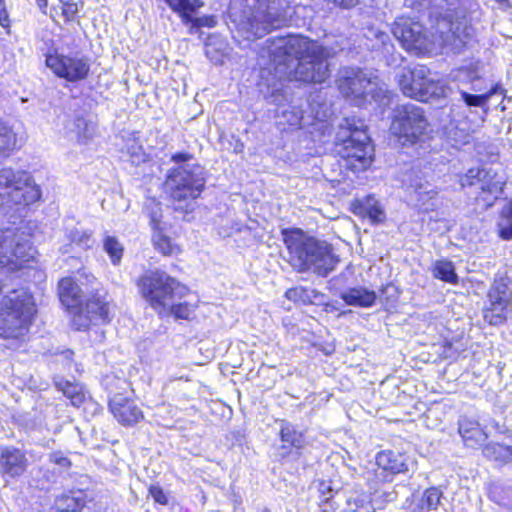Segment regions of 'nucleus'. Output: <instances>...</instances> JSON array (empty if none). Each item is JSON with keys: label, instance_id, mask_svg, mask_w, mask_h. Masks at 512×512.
Returning a JSON list of instances; mask_svg holds the SVG:
<instances>
[{"label": "nucleus", "instance_id": "1", "mask_svg": "<svg viewBox=\"0 0 512 512\" xmlns=\"http://www.w3.org/2000/svg\"><path fill=\"white\" fill-rule=\"evenodd\" d=\"M293 0H235L230 17L235 25L234 39L253 41L272 29L285 25Z\"/></svg>", "mask_w": 512, "mask_h": 512}, {"label": "nucleus", "instance_id": "2", "mask_svg": "<svg viewBox=\"0 0 512 512\" xmlns=\"http://www.w3.org/2000/svg\"><path fill=\"white\" fill-rule=\"evenodd\" d=\"M283 234L289 262L294 269L299 272L312 271L322 277L335 269L338 258L330 244L307 237L300 230L284 231Z\"/></svg>", "mask_w": 512, "mask_h": 512}, {"label": "nucleus", "instance_id": "3", "mask_svg": "<svg viewBox=\"0 0 512 512\" xmlns=\"http://www.w3.org/2000/svg\"><path fill=\"white\" fill-rule=\"evenodd\" d=\"M336 145L351 169L361 171L371 165L374 149L363 121L345 118L339 125Z\"/></svg>", "mask_w": 512, "mask_h": 512}, {"label": "nucleus", "instance_id": "4", "mask_svg": "<svg viewBox=\"0 0 512 512\" xmlns=\"http://www.w3.org/2000/svg\"><path fill=\"white\" fill-rule=\"evenodd\" d=\"M33 295L26 289H16L0 301V337L17 339L26 334L36 314Z\"/></svg>", "mask_w": 512, "mask_h": 512}, {"label": "nucleus", "instance_id": "5", "mask_svg": "<svg viewBox=\"0 0 512 512\" xmlns=\"http://www.w3.org/2000/svg\"><path fill=\"white\" fill-rule=\"evenodd\" d=\"M398 84L405 96L422 102L439 100L449 93L444 81L433 76L424 65L402 68L398 73Z\"/></svg>", "mask_w": 512, "mask_h": 512}, {"label": "nucleus", "instance_id": "6", "mask_svg": "<svg viewBox=\"0 0 512 512\" xmlns=\"http://www.w3.org/2000/svg\"><path fill=\"white\" fill-rule=\"evenodd\" d=\"M338 86L346 98H353L356 104L366 96L381 105H388L390 102L389 91L384 83L372 73H367L359 68L345 67L340 70Z\"/></svg>", "mask_w": 512, "mask_h": 512}, {"label": "nucleus", "instance_id": "7", "mask_svg": "<svg viewBox=\"0 0 512 512\" xmlns=\"http://www.w3.org/2000/svg\"><path fill=\"white\" fill-rule=\"evenodd\" d=\"M268 53L275 64L277 75L293 67L306 56H317L323 53V46L299 35L270 38L267 40Z\"/></svg>", "mask_w": 512, "mask_h": 512}, {"label": "nucleus", "instance_id": "8", "mask_svg": "<svg viewBox=\"0 0 512 512\" xmlns=\"http://www.w3.org/2000/svg\"><path fill=\"white\" fill-rule=\"evenodd\" d=\"M142 297L157 311L165 313L167 305L174 299L180 284L167 273L160 270L145 272L137 282Z\"/></svg>", "mask_w": 512, "mask_h": 512}, {"label": "nucleus", "instance_id": "9", "mask_svg": "<svg viewBox=\"0 0 512 512\" xmlns=\"http://www.w3.org/2000/svg\"><path fill=\"white\" fill-rule=\"evenodd\" d=\"M41 196V190L29 173L11 168L0 170V206L9 202L31 204Z\"/></svg>", "mask_w": 512, "mask_h": 512}, {"label": "nucleus", "instance_id": "10", "mask_svg": "<svg viewBox=\"0 0 512 512\" xmlns=\"http://www.w3.org/2000/svg\"><path fill=\"white\" fill-rule=\"evenodd\" d=\"M166 185L175 201H193L205 185L203 168L197 164H183L171 171Z\"/></svg>", "mask_w": 512, "mask_h": 512}, {"label": "nucleus", "instance_id": "11", "mask_svg": "<svg viewBox=\"0 0 512 512\" xmlns=\"http://www.w3.org/2000/svg\"><path fill=\"white\" fill-rule=\"evenodd\" d=\"M31 258H33V249L27 234L12 227L0 231L1 267L8 271H15Z\"/></svg>", "mask_w": 512, "mask_h": 512}, {"label": "nucleus", "instance_id": "12", "mask_svg": "<svg viewBox=\"0 0 512 512\" xmlns=\"http://www.w3.org/2000/svg\"><path fill=\"white\" fill-rule=\"evenodd\" d=\"M428 120L422 107L412 103L398 106L391 123V132L405 142L415 143L427 131Z\"/></svg>", "mask_w": 512, "mask_h": 512}, {"label": "nucleus", "instance_id": "13", "mask_svg": "<svg viewBox=\"0 0 512 512\" xmlns=\"http://www.w3.org/2000/svg\"><path fill=\"white\" fill-rule=\"evenodd\" d=\"M472 21V14L465 7H459L439 19L436 28L445 45L458 47L474 37Z\"/></svg>", "mask_w": 512, "mask_h": 512}, {"label": "nucleus", "instance_id": "14", "mask_svg": "<svg viewBox=\"0 0 512 512\" xmlns=\"http://www.w3.org/2000/svg\"><path fill=\"white\" fill-rule=\"evenodd\" d=\"M330 51L323 47V53L317 56H306L293 67L278 75L279 80L295 79L307 83H323L330 75L328 58Z\"/></svg>", "mask_w": 512, "mask_h": 512}, {"label": "nucleus", "instance_id": "15", "mask_svg": "<svg viewBox=\"0 0 512 512\" xmlns=\"http://www.w3.org/2000/svg\"><path fill=\"white\" fill-rule=\"evenodd\" d=\"M462 187L477 186L482 194L490 197L483 199L490 205L502 193L505 184L502 176L491 167L471 168L460 178Z\"/></svg>", "mask_w": 512, "mask_h": 512}, {"label": "nucleus", "instance_id": "16", "mask_svg": "<svg viewBox=\"0 0 512 512\" xmlns=\"http://www.w3.org/2000/svg\"><path fill=\"white\" fill-rule=\"evenodd\" d=\"M392 33L407 51L420 53L429 49L430 39L426 30L422 24L410 18H397Z\"/></svg>", "mask_w": 512, "mask_h": 512}, {"label": "nucleus", "instance_id": "17", "mask_svg": "<svg viewBox=\"0 0 512 512\" xmlns=\"http://www.w3.org/2000/svg\"><path fill=\"white\" fill-rule=\"evenodd\" d=\"M310 114H305L300 106L289 105L278 112L279 124H287L294 128H305L314 124V121L323 122L329 114V107L314 98L308 103Z\"/></svg>", "mask_w": 512, "mask_h": 512}, {"label": "nucleus", "instance_id": "18", "mask_svg": "<svg viewBox=\"0 0 512 512\" xmlns=\"http://www.w3.org/2000/svg\"><path fill=\"white\" fill-rule=\"evenodd\" d=\"M46 64L56 75L71 82L85 79L90 70L87 58L79 56L50 55Z\"/></svg>", "mask_w": 512, "mask_h": 512}, {"label": "nucleus", "instance_id": "19", "mask_svg": "<svg viewBox=\"0 0 512 512\" xmlns=\"http://www.w3.org/2000/svg\"><path fill=\"white\" fill-rule=\"evenodd\" d=\"M376 464V476L382 481H390L393 475L408 471L410 459L401 452L386 450L377 454Z\"/></svg>", "mask_w": 512, "mask_h": 512}, {"label": "nucleus", "instance_id": "20", "mask_svg": "<svg viewBox=\"0 0 512 512\" xmlns=\"http://www.w3.org/2000/svg\"><path fill=\"white\" fill-rule=\"evenodd\" d=\"M110 411L123 426H133L143 419L139 406L122 395H115L109 402Z\"/></svg>", "mask_w": 512, "mask_h": 512}, {"label": "nucleus", "instance_id": "21", "mask_svg": "<svg viewBox=\"0 0 512 512\" xmlns=\"http://www.w3.org/2000/svg\"><path fill=\"white\" fill-rule=\"evenodd\" d=\"M58 296L62 305L67 310H76L83 304V296L80 287L72 278H63L58 284Z\"/></svg>", "mask_w": 512, "mask_h": 512}, {"label": "nucleus", "instance_id": "22", "mask_svg": "<svg viewBox=\"0 0 512 512\" xmlns=\"http://www.w3.org/2000/svg\"><path fill=\"white\" fill-rule=\"evenodd\" d=\"M26 457L16 448H5L1 452V467L5 474L15 477L26 469Z\"/></svg>", "mask_w": 512, "mask_h": 512}, {"label": "nucleus", "instance_id": "23", "mask_svg": "<svg viewBox=\"0 0 512 512\" xmlns=\"http://www.w3.org/2000/svg\"><path fill=\"white\" fill-rule=\"evenodd\" d=\"M66 129L69 137L79 144L89 143L96 131L95 124L84 117H76L67 124Z\"/></svg>", "mask_w": 512, "mask_h": 512}, {"label": "nucleus", "instance_id": "24", "mask_svg": "<svg viewBox=\"0 0 512 512\" xmlns=\"http://www.w3.org/2000/svg\"><path fill=\"white\" fill-rule=\"evenodd\" d=\"M459 433L465 444L470 447L481 445L487 439V434L480 427V424L466 417L459 420Z\"/></svg>", "mask_w": 512, "mask_h": 512}, {"label": "nucleus", "instance_id": "25", "mask_svg": "<svg viewBox=\"0 0 512 512\" xmlns=\"http://www.w3.org/2000/svg\"><path fill=\"white\" fill-rule=\"evenodd\" d=\"M341 299L351 306L371 307L376 300V294L364 287L350 288L340 294Z\"/></svg>", "mask_w": 512, "mask_h": 512}, {"label": "nucleus", "instance_id": "26", "mask_svg": "<svg viewBox=\"0 0 512 512\" xmlns=\"http://www.w3.org/2000/svg\"><path fill=\"white\" fill-rule=\"evenodd\" d=\"M151 224L154 229L152 242L155 249L165 256L178 254L180 252L179 246L158 228V216L156 213L151 216Z\"/></svg>", "mask_w": 512, "mask_h": 512}, {"label": "nucleus", "instance_id": "27", "mask_svg": "<svg viewBox=\"0 0 512 512\" xmlns=\"http://www.w3.org/2000/svg\"><path fill=\"white\" fill-rule=\"evenodd\" d=\"M168 6L180 15L183 22H193V13L200 8L203 3L200 0H164Z\"/></svg>", "mask_w": 512, "mask_h": 512}, {"label": "nucleus", "instance_id": "28", "mask_svg": "<svg viewBox=\"0 0 512 512\" xmlns=\"http://www.w3.org/2000/svg\"><path fill=\"white\" fill-rule=\"evenodd\" d=\"M86 312L91 314L93 319L109 320L110 303L105 295H94L86 303Z\"/></svg>", "mask_w": 512, "mask_h": 512}, {"label": "nucleus", "instance_id": "29", "mask_svg": "<svg viewBox=\"0 0 512 512\" xmlns=\"http://www.w3.org/2000/svg\"><path fill=\"white\" fill-rule=\"evenodd\" d=\"M176 295L173 300H171L170 305H167L165 309V313L160 314L161 316H169L173 315L178 319H189L196 310V302H191L188 300L176 302Z\"/></svg>", "mask_w": 512, "mask_h": 512}, {"label": "nucleus", "instance_id": "30", "mask_svg": "<svg viewBox=\"0 0 512 512\" xmlns=\"http://www.w3.org/2000/svg\"><path fill=\"white\" fill-rule=\"evenodd\" d=\"M280 438L290 446L300 449L305 444L304 434L288 421H281Z\"/></svg>", "mask_w": 512, "mask_h": 512}, {"label": "nucleus", "instance_id": "31", "mask_svg": "<svg viewBox=\"0 0 512 512\" xmlns=\"http://www.w3.org/2000/svg\"><path fill=\"white\" fill-rule=\"evenodd\" d=\"M484 455L492 460L507 463L512 461V445L490 443L483 449Z\"/></svg>", "mask_w": 512, "mask_h": 512}, {"label": "nucleus", "instance_id": "32", "mask_svg": "<svg viewBox=\"0 0 512 512\" xmlns=\"http://www.w3.org/2000/svg\"><path fill=\"white\" fill-rule=\"evenodd\" d=\"M17 147V135L13 129L4 122H0V153L8 155Z\"/></svg>", "mask_w": 512, "mask_h": 512}, {"label": "nucleus", "instance_id": "33", "mask_svg": "<svg viewBox=\"0 0 512 512\" xmlns=\"http://www.w3.org/2000/svg\"><path fill=\"white\" fill-rule=\"evenodd\" d=\"M57 385L73 406L79 407L85 401V393L80 384L65 381Z\"/></svg>", "mask_w": 512, "mask_h": 512}, {"label": "nucleus", "instance_id": "34", "mask_svg": "<svg viewBox=\"0 0 512 512\" xmlns=\"http://www.w3.org/2000/svg\"><path fill=\"white\" fill-rule=\"evenodd\" d=\"M434 276L450 284L458 283V276L455 273L454 265L451 261L440 260L435 263Z\"/></svg>", "mask_w": 512, "mask_h": 512}, {"label": "nucleus", "instance_id": "35", "mask_svg": "<svg viewBox=\"0 0 512 512\" xmlns=\"http://www.w3.org/2000/svg\"><path fill=\"white\" fill-rule=\"evenodd\" d=\"M509 304L498 303L497 305H487L484 311V318L490 324L498 326L507 319V310Z\"/></svg>", "mask_w": 512, "mask_h": 512}, {"label": "nucleus", "instance_id": "36", "mask_svg": "<svg viewBox=\"0 0 512 512\" xmlns=\"http://www.w3.org/2000/svg\"><path fill=\"white\" fill-rule=\"evenodd\" d=\"M441 497L442 492L438 488H429L423 493L417 508L422 511L435 510L440 504Z\"/></svg>", "mask_w": 512, "mask_h": 512}, {"label": "nucleus", "instance_id": "37", "mask_svg": "<svg viewBox=\"0 0 512 512\" xmlns=\"http://www.w3.org/2000/svg\"><path fill=\"white\" fill-rule=\"evenodd\" d=\"M498 226L503 239H512V200L503 207Z\"/></svg>", "mask_w": 512, "mask_h": 512}, {"label": "nucleus", "instance_id": "38", "mask_svg": "<svg viewBox=\"0 0 512 512\" xmlns=\"http://www.w3.org/2000/svg\"><path fill=\"white\" fill-rule=\"evenodd\" d=\"M104 251L109 255L114 265L120 263L123 256V246L116 237L107 235L103 240Z\"/></svg>", "mask_w": 512, "mask_h": 512}, {"label": "nucleus", "instance_id": "39", "mask_svg": "<svg viewBox=\"0 0 512 512\" xmlns=\"http://www.w3.org/2000/svg\"><path fill=\"white\" fill-rule=\"evenodd\" d=\"M499 87L496 86L490 89L487 93L481 95H473L465 91H461V97L468 106L483 107L486 105L488 100L496 93H498Z\"/></svg>", "mask_w": 512, "mask_h": 512}, {"label": "nucleus", "instance_id": "40", "mask_svg": "<svg viewBox=\"0 0 512 512\" xmlns=\"http://www.w3.org/2000/svg\"><path fill=\"white\" fill-rule=\"evenodd\" d=\"M365 214L375 222H381L384 219V212L378 201L368 197L362 205Z\"/></svg>", "mask_w": 512, "mask_h": 512}, {"label": "nucleus", "instance_id": "41", "mask_svg": "<svg viewBox=\"0 0 512 512\" xmlns=\"http://www.w3.org/2000/svg\"><path fill=\"white\" fill-rule=\"evenodd\" d=\"M68 311L71 314H73L71 322H72V326L75 327L77 330L87 329L93 320L92 316L86 315V313H87L86 309L83 310L82 305L74 311H72V310H68Z\"/></svg>", "mask_w": 512, "mask_h": 512}, {"label": "nucleus", "instance_id": "42", "mask_svg": "<svg viewBox=\"0 0 512 512\" xmlns=\"http://www.w3.org/2000/svg\"><path fill=\"white\" fill-rule=\"evenodd\" d=\"M413 193L415 194L416 200L421 202L422 205H424L426 201L432 199L437 194L434 188L427 183L415 186Z\"/></svg>", "mask_w": 512, "mask_h": 512}, {"label": "nucleus", "instance_id": "43", "mask_svg": "<svg viewBox=\"0 0 512 512\" xmlns=\"http://www.w3.org/2000/svg\"><path fill=\"white\" fill-rule=\"evenodd\" d=\"M70 240L83 249L91 247V233L84 230H72L69 233Z\"/></svg>", "mask_w": 512, "mask_h": 512}, {"label": "nucleus", "instance_id": "44", "mask_svg": "<svg viewBox=\"0 0 512 512\" xmlns=\"http://www.w3.org/2000/svg\"><path fill=\"white\" fill-rule=\"evenodd\" d=\"M83 7V2L81 0H71L69 3H66L65 6L61 9L62 16L65 21H73L76 19L79 10Z\"/></svg>", "mask_w": 512, "mask_h": 512}, {"label": "nucleus", "instance_id": "45", "mask_svg": "<svg viewBox=\"0 0 512 512\" xmlns=\"http://www.w3.org/2000/svg\"><path fill=\"white\" fill-rule=\"evenodd\" d=\"M59 510L80 512L83 502L75 497H65L58 503Z\"/></svg>", "mask_w": 512, "mask_h": 512}, {"label": "nucleus", "instance_id": "46", "mask_svg": "<svg viewBox=\"0 0 512 512\" xmlns=\"http://www.w3.org/2000/svg\"><path fill=\"white\" fill-rule=\"evenodd\" d=\"M0 25L5 29H9L11 25L6 0H0Z\"/></svg>", "mask_w": 512, "mask_h": 512}, {"label": "nucleus", "instance_id": "47", "mask_svg": "<svg viewBox=\"0 0 512 512\" xmlns=\"http://www.w3.org/2000/svg\"><path fill=\"white\" fill-rule=\"evenodd\" d=\"M502 295L508 297V286L504 282H495L488 292V297Z\"/></svg>", "mask_w": 512, "mask_h": 512}, {"label": "nucleus", "instance_id": "48", "mask_svg": "<svg viewBox=\"0 0 512 512\" xmlns=\"http://www.w3.org/2000/svg\"><path fill=\"white\" fill-rule=\"evenodd\" d=\"M150 495L155 500V502L165 505L168 503L167 496L163 492V490L158 486H151L149 489Z\"/></svg>", "mask_w": 512, "mask_h": 512}, {"label": "nucleus", "instance_id": "49", "mask_svg": "<svg viewBox=\"0 0 512 512\" xmlns=\"http://www.w3.org/2000/svg\"><path fill=\"white\" fill-rule=\"evenodd\" d=\"M50 461L52 463H55L56 465L62 467V468H68L70 466V461L68 458L64 457L60 453H53L50 455Z\"/></svg>", "mask_w": 512, "mask_h": 512}, {"label": "nucleus", "instance_id": "50", "mask_svg": "<svg viewBox=\"0 0 512 512\" xmlns=\"http://www.w3.org/2000/svg\"><path fill=\"white\" fill-rule=\"evenodd\" d=\"M305 292L306 291L303 288H299V287L292 288L286 292V297L290 300L297 301V300L303 299V294Z\"/></svg>", "mask_w": 512, "mask_h": 512}, {"label": "nucleus", "instance_id": "51", "mask_svg": "<svg viewBox=\"0 0 512 512\" xmlns=\"http://www.w3.org/2000/svg\"><path fill=\"white\" fill-rule=\"evenodd\" d=\"M500 490H501L500 486L492 487L491 490H490V497H491V499L494 500L495 502H497L500 505H508V503L505 501V499L502 498L499 495Z\"/></svg>", "mask_w": 512, "mask_h": 512}, {"label": "nucleus", "instance_id": "52", "mask_svg": "<svg viewBox=\"0 0 512 512\" xmlns=\"http://www.w3.org/2000/svg\"><path fill=\"white\" fill-rule=\"evenodd\" d=\"M374 36L377 39V41L383 46V48H385L386 51H388L387 40H389V36L386 33L381 32V31L375 32Z\"/></svg>", "mask_w": 512, "mask_h": 512}, {"label": "nucleus", "instance_id": "53", "mask_svg": "<svg viewBox=\"0 0 512 512\" xmlns=\"http://www.w3.org/2000/svg\"><path fill=\"white\" fill-rule=\"evenodd\" d=\"M455 80L463 83L471 78V73L468 70L461 69L453 76Z\"/></svg>", "mask_w": 512, "mask_h": 512}, {"label": "nucleus", "instance_id": "54", "mask_svg": "<svg viewBox=\"0 0 512 512\" xmlns=\"http://www.w3.org/2000/svg\"><path fill=\"white\" fill-rule=\"evenodd\" d=\"M495 297H488V305H497L498 303L509 304V299L506 296L494 295Z\"/></svg>", "mask_w": 512, "mask_h": 512}, {"label": "nucleus", "instance_id": "55", "mask_svg": "<svg viewBox=\"0 0 512 512\" xmlns=\"http://www.w3.org/2000/svg\"><path fill=\"white\" fill-rule=\"evenodd\" d=\"M334 4L342 8H351L358 3V0H331Z\"/></svg>", "mask_w": 512, "mask_h": 512}, {"label": "nucleus", "instance_id": "56", "mask_svg": "<svg viewBox=\"0 0 512 512\" xmlns=\"http://www.w3.org/2000/svg\"><path fill=\"white\" fill-rule=\"evenodd\" d=\"M190 158L191 156L185 153H178L172 156V160L175 161L176 163H184L188 161Z\"/></svg>", "mask_w": 512, "mask_h": 512}, {"label": "nucleus", "instance_id": "57", "mask_svg": "<svg viewBox=\"0 0 512 512\" xmlns=\"http://www.w3.org/2000/svg\"><path fill=\"white\" fill-rule=\"evenodd\" d=\"M270 97H271V102L277 103L279 98L282 97V95L280 94V89L276 88Z\"/></svg>", "mask_w": 512, "mask_h": 512}, {"label": "nucleus", "instance_id": "58", "mask_svg": "<svg viewBox=\"0 0 512 512\" xmlns=\"http://www.w3.org/2000/svg\"><path fill=\"white\" fill-rule=\"evenodd\" d=\"M319 491L323 494V495H326L327 492H332V489L330 488V486L325 483V482H322L320 484V488H319Z\"/></svg>", "mask_w": 512, "mask_h": 512}, {"label": "nucleus", "instance_id": "59", "mask_svg": "<svg viewBox=\"0 0 512 512\" xmlns=\"http://www.w3.org/2000/svg\"><path fill=\"white\" fill-rule=\"evenodd\" d=\"M139 150H141V147H140V146H138V145H133V146H132V148H131V150H130V149H128V151H127V152H128V153H130L132 157H137V158H139V155H138V151H139Z\"/></svg>", "mask_w": 512, "mask_h": 512}, {"label": "nucleus", "instance_id": "60", "mask_svg": "<svg viewBox=\"0 0 512 512\" xmlns=\"http://www.w3.org/2000/svg\"><path fill=\"white\" fill-rule=\"evenodd\" d=\"M71 0H51L53 6H58L60 9L65 6L66 3H69Z\"/></svg>", "mask_w": 512, "mask_h": 512}, {"label": "nucleus", "instance_id": "61", "mask_svg": "<svg viewBox=\"0 0 512 512\" xmlns=\"http://www.w3.org/2000/svg\"><path fill=\"white\" fill-rule=\"evenodd\" d=\"M37 2L41 9L46 8L48 5V0H37Z\"/></svg>", "mask_w": 512, "mask_h": 512}, {"label": "nucleus", "instance_id": "62", "mask_svg": "<svg viewBox=\"0 0 512 512\" xmlns=\"http://www.w3.org/2000/svg\"><path fill=\"white\" fill-rule=\"evenodd\" d=\"M57 512H75V511L58 510Z\"/></svg>", "mask_w": 512, "mask_h": 512}, {"label": "nucleus", "instance_id": "63", "mask_svg": "<svg viewBox=\"0 0 512 512\" xmlns=\"http://www.w3.org/2000/svg\"><path fill=\"white\" fill-rule=\"evenodd\" d=\"M262 512H270V510H268V509H264Z\"/></svg>", "mask_w": 512, "mask_h": 512}]
</instances>
